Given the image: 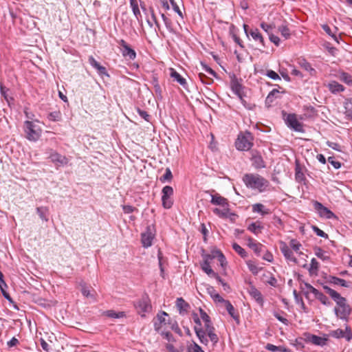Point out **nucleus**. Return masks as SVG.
<instances>
[{"label":"nucleus","mask_w":352,"mask_h":352,"mask_svg":"<svg viewBox=\"0 0 352 352\" xmlns=\"http://www.w3.org/2000/svg\"><path fill=\"white\" fill-rule=\"evenodd\" d=\"M232 248L236 252H237L242 258H245L247 256L246 251L242 248L239 244L234 243L232 244Z\"/></svg>","instance_id":"obj_40"},{"label":"nucleus","mask_w":352,"mask_h":352,"mask_svg":"<svg viewBox=\"0 0 352 352\" xmlns=\"http://www.w3.org/2000/svg\"><path fill=\"white\" fill-rule=\"evenodd\" d=\"M173 178V175L170 168H167L165 170V173L160 177L162 182H170Z\"/></svg>","instance_id":"obj_42"},{"label":"nucleus","mask_w":352,"mask_h":352,"mask_svg":"<svg viewBox=\"0 0 352 352\" xmlns=\"http://www.w3.org/2000/svg\"><path fill=\"white\" fill-rule=\"evenodd\" d=\"M298 63L299 65H300V67L302 68H303L306 71H314V69L311 67V65L309 63H308L306 60L305 59H300L298 61Z\"/></svg>","instance_id":"obj_46"},{"label":"nucleus","mask_w":352,"mask_h":352,"mask_svg":"<svg viewBox=\"0 0 352 352\" xmlns=\"http://www.w3.org/2000/svg\"><path fill=\"white\" fill-rule=\"evenodd\" d=\"M327 87L329 91L333 93H338L343 91L344 90V87L340 83L336 81H331L327 85Z\"/></svg>","instance_id":"obj_23"},{"label":"nucleus","mask_w":352,"mask_h":352,"mask_svg":"<svg viewBox=\"0 0 352 352\" xmlns=\"http://www.w3.org/2000/svg\"><path fill=\"white\" fill-rule=\"evenodd\" d=\"M166 348L168 350V352H180V351L175 348L173 344H166Z\"/></svg>","instance_id":"obj_64"},{"label":"nucleus","mask_w":352,"mask_h":352,"mask_svg":"<svg viewBox=\"0 0 352 352\" xmlns=\"http://www.w3.org/2000/svg\"><path fill=\"white\" fill-rule=\"evenodd\" d=\"M267 76L273 80H280L278 74L273 70H268L267 72Z\"/></svg>","instance_id":"obj_59"},{"label":"nucleus","mask_w":352,"mask_h":352,"mask_svg":"<svg viewBox=\"0 0 352 352\" xmlns=\"http://www.w3.org/2000/svg\"><path fill=\"white\" fill-rule=\"evenodd\" d=\"M38 123V120L25 121L24 123L26 138L30 141L36 142L41 137L42 130Z\"/></svg>","instance_id":"obj_3"},{"label":"nucleus","mask_w":352,"mask_h":352,"mask_svg":"<svg viewBox=\"0 0 352 352\" xmlns=\"http://www.w3.org/2000/svg\"><path fill=\"white\" fill-rule=\"evenodd\" d=\"M81 289L80 291L84 296L86 298H94V295L92 294L89 289V287L86 285L85 283H82L80 285Z\"/></svg>","instance_id":"obj_37"},{"label":"nucleus","mask_w":352,"mask_h":352,"mask_svg":"<svg viewBox=\"0 0 352 352\" xmlns=\"http://www.w3.org/2000/svg\"><path fill=\"white\" fill-rule=\"evenodd\" d=\"M251 160L252 162V166L256 169L265 167V164L262 156L256 151H252Z\"/></svg>","instance_id":"obj_16"},{"label":"nucleus","mask_w":352,"mask_h":352,"mask_svg":"<svg viewBox=\"0 0 352 352\" xmlns=\"http://www.w3.org/2000/svg\"><path fill=\"white\" fill-rule=\"evenodd\" d=\"M130 1L133 14L135 15L136 17H138V15L140 14V11L139 10L138 3L135 0H131Z\"/></svg>","instance_id":"obj_56"},{"label":"nucleus","mask_w":352,"mask_h":352,"mask_svg":"<svg viewBox=\"0 0 352 352\" xmlns=\"http://www.w3.org/2000/svg\"><path fill=\"white\" fill-rule=\"evenodd\" d=\"M170 76L182 86L185 87L186 85V79L173 68L170 69Z\"/></svg>","instance_id":"obj_22"},{"label":"nucleus","mask_w":352,"mask_h":352,"mask_svg":"<svg viewBox=\"0 0 352 352\" xmlns=\"http://www.w3.org/2000/svg\"><path fill=\"white\" fill-rule=\"evenodd\" d=\"M201 270L209 276L215 277L217 275V274L212 270L210 265V263L207 261H204L201 263Z\"/></svg>","instance_id":"obj_28"},{"label":"nucleus","mask_w":352,"mask_h":352,"mask_svg":"<svg viewBox=\"0 0 352 352\" xmlns=\"http://www.w3.org/2000/svg\"><path fill=\"white\" fill-rule=\"evenodd\" d=\"M310 341L316 345L324 346L326 344L327 339L318 336H312L310 338Z\"/></svg>","instance_id":"obj_36"},{"label":"nucleus","mask_w":352,"mask_h":352,"mask_svg":"<svg viewBox=\"0 0 352 352\" xmlns=\"http://www.w3.org/2000/svg\"><path fill=\"white\" fill-rule=\"evenodd\" d=\"M314 208L321 217L331 219L335 217L333 212L317 201H314Z\"/></svg>","instance_id":"obj_11"},{"label":"nucleus","mask_w":352,"mask_h":352,"mask_svg":"<svg viewBox=\"0 0 352 352\" xmlns=\"http://www.w3.org/2000/svg\"><path fill=\"white\" fill-rule=\"evenodd\" d=\"M252 140L253 138L250 133H240L235 142L236 148L239 151H248L253 145Z\"/></svg>","instance_id":"obj_5"},{"label":"nucleus","mask_w":352,"mask_h":352,"mask_svg":"<svg viewBox=\"0 0 352 352\" xmlns=\"http://www.w3.org/2000/svg\"><path fill=\"white\" fill-rule=\"evenodd\" d=\"M285 121L287 126L294 131L300 133L304 132L303 124L298 120L297 116L295 113L287 114Z\"/></svg>","instance_id":"obj_7"},{"label":"nucleus","mask_w":352,"mask_h":352,"mask_svg":"<svg viewBox=\"0 0 352 352\" xmlns=\"http://www.w3.org/2000/svg\"><path fill=\"white\" fill-rule=\"evenodd\" d=\"M248 229L254 234H258L261 232L263 226L258 222H254L249 225Z\"/></svg>","instance_id":"obj_30"},{"label":"nucleus","mask_w":352,"mask_h":352,"mask_svg":"<svg viewBox=\"0 0 352 352\" xmlns=\"http://www.w3.org/2000/svg\"><path fill=\"white\" fill-rule=\"evenodd\" d=\"M340 79L347 85H352V76L346 72H342Z\"/></svg>","instance_id":"obj_41"},{"label":"nucleus","mask_w":352,"mask_h":352,"mask_svg":"<svg viewBox=\"0 0 352 352\" xmlns=\"http://www.w3.org/2000/svg\"><path fill=\"white\" fill-rule=\"evenodd\" d=\"M323 289L338 306V308L335 307V313L336 316L340 317L341 319H346L351 314V308L346 303V298L341 296L339 293L327 285H324Z\"/></svg>","instance_id":"obj_1"},{"label":"nucleus","mask_w":352,"mask_h":352,"mask_svg":"<svg viewBox=\"0 0 352 352\" xmlns=\"http://www.w3.org/2000/svg\"><path fill=\"white\" fill-rule=\"evenodd\" d=\"M36 212L39 217L44 221H48V209L46 207H38L36 208Z\"/></svg>","instance_id":"obj_34"},{"label":"nucleus","mask_w":352,"mask_h":352,"mask_svg":"<svg viewBox=\"0 0 352 352\" xmlns=\"http://www.w3.org/2000/svg\"><path fill=\"white\" fill-rule=\"evenodd\" d=\"M301 247V243L296 239L290 240L289 248H291L294 252H296V254H302V252H300Z\"/></svg>","instance_id":"obj_33"},{"label":"nucleus","mask_w":352,"mask_h":352,"mask_svg":"<svg viewBox=\"0 0 352 352\" xmlns=\"http://www.w3.org/2000/svg\"><path fill=\"white\" fill-rule=\"evenodd\" d=\"M47 118L50 121H59L60 120V113L59 111L51 112Z\"/></svg>","instance_id":"obj_50"},{"label":"nucleus","mask_w":352,"mask_h":352,"mask_svg":"<svg viewBox=\"0 0 352 352\" xmlns=\"http://www.w3.org/2000/svg\"><path fill=\"white\" fill-rule=\"evenodd\" d=\"M199 313L201 318L205 323L204 330L213 327L210 316L201 308H199Z\"/></svg>","instance_id":"obj_25"},{"label":"nucleus","mask_w":352,"mask_h":352,"mask_svg":"<svg viewBox=\"0 0 352 352\" xmlns=\"http://www.w3.org/2000/svg\"><path fill=\"white\" fill-rule=\"evenodd\" d=\"M231 88L232 91L239 98L241 103L243 106L249 109H251L252 107L248 105L246 101L243 98L242 94V85L237 81V80H233L231 82Z\"/></svg>","instance_id":"obj_12"},{"label":"nucleus","mask_w":352,"mask_h":352,"mask_svg":"<svg viewBox=\"0 0 352 352\" xmlns=\"http://www.w3.org/2000/svg\"><path fill=\"white\" fill-rule=\"evenodd\" d=\"M161 334L164 336V338L168 341V342H174L175 341V339L173 336V335L167 331V332H165V331H162L161 332Z\"/></svg>","instance_id":"obj_63"},{"label":"nucleus","mask_w":352,"mask_h":352,"mask_svg":"<svg viewBox=\"0 0 352 352\" xmlns=\"http://www.w3.org/2000/svg\"><path fill=\"white\" fill-rule=\"evenodd\" d=\"M188 352H204L201 347L199 346L196 342L191 344L188 348Z\"/></svg>","instance_id":"obj_48"},{"label":"nucleus","mask_w":352,"mask_h":352,"mask_svg":"<svg viewBox=\"0 0 352 352\" xmlns=\"http://www.w3.org/2000/svg\"><path fill=\"white\" fill-rule=\"evenodd\" d=\"M155 230L153 225H149L146 227V231L142 234V243L144 248H148L152 245L153 240L155 238Z\"/></svg>","instance_id":"obj_8"},{"label":"nucleus","mask_w":352,"mask_h":352,"mask_svg":"<svg viewBox=\"0 0 352 352\" xmlns=\"http://www.w3.org/2000/svg\"><path fill=\"white\" fill-rule=\"evenodd\" d=\"M243 28H244V30L248 36L250 34L255 41L259 42V43H261L262 46L265 45H264V39L258 29H252L248 32L247 30L248 25H244Z\"/></svg>","instance_id":"obj_18"},{"label":"nucleus","mask_w":352,"mask_h":352,"mask_svg":"<svg viewBox=\"0 0 352 352\" xmlns=\"http://www.w3.org/2000/svg\"><path fill=\"white\" fill-rule=\"evenodd\" d=\"M211 204L216 206H221L222 207H228V200L219 195V194L211 195Z\"/></svg>","instance_id":"obj_19"},{"label":"nucleus","mask_w":352,"mask_h":352,"mask_svg":"<svg viewBox=\"0 0 352 352\" xmlns=\"http://www.w3.org/2000/svg\"><path fill=\"white\" fill-rule=\"evenodd\" d=\"M134 306L138 313L142 316H144V314L150 312L152 309L148 296H143L142 298L135 302Z\"/></svg>","instance_id":"obj_6"},{"label":"nucleus","mask_w":352,"mask_h":352,"mask_svg":"<svg viewBox=\"0 0 352 352\" xmlns=\"http://www.w3.org/2000/svg\"><path fill=\"white\" fill-rule=\"evenodd\" d=\"M96 69H97L98 71V73L100 74V75H106V76H109L108 74L107 73V69L104 67L100 65L99 64V63H98L94 67Z\"/></svg>","instance_id":"obj_57"},{"label":"nucleus","mask_w":352,"mask_h":352,"mask_svg":"<svg viewBox=\"0 0 352 352\" xmlns=\"http://www.w3.org/2000/svg\"><path fill=\"white\" fill-rule=\"evenodd\" d=\"M266 349L270 351H279L282 352H286V349L285 348L276 346L272 344H267L265 346Z\"/></svg>","instance_id":"obj_55"},{"label":"nucleus","mask_w":352,"mask_h":352,"mask_svg":"<svg viewBox=\"0 0 352 352\" xmlns=\"http://www.w3.org/2000/svg\"><path fill=\"white\" fill-rule=\"evenodd\" d=\"M279 32L281 33V35L285 37V39H287L290 36V31L289 28L285 25H280L278 28Z\"/></svg>","instance_id":"obj_44"},{"label":"nucleus","mask_w":352,"mask_h":352,"mask_svg":"<svg viewBox=\"0 0 352 352\" xmlns=\"http://www.w3.org/2000/svg\"><path fill=\"white\" fill-rule=\"evenodd\" d=\"M301 289L307 298H308V295L310 293H312L314 294V292L313 290H317L316 288H314L310 284L307 283H305L304 284V286L301 287Z\"/></svg>","instance_id":"obj_39"},{"label":"nucleus","mask_w":352,"mask_h":352,"mask_svg":"<svg viewBox=\"0 0 352 352\" xmlns=\"http://www.w3.org/2000/svg\"><path fill=\"white\" fill-rule=\"evenodd\" d=\"M176 306L180 314H184L188 311L190 305L182 298H178L176 301Z\"/></svg>","instance_id":"obj_20"},{"label":"nucleus","mask_w":352,"mask_h":352,"mask_svg":"<svg viewBox=\"0 0 352 352\" xmlns=\"http://www.w3.org/2000/svg\"><path fill=\"white\" fill-rule=\"evenodd\" d=\"M137 111L138 113V114L143 118L146 121H149V118H150V116L148 115V113L144 111V110H141L140 109H137Z\"/></svg>","instance_id":"obj_61"},{"label":"nucleus","mask_w":352,"mask_h":352,"mask_svg":"<svg viewBox=\"0 0 352 352\" xmlns=\"http://www.w3.org/2000/svg\"><path fill=\"white\" fill-rule=\"evenodd\" d=\"M329 335L331 337L336 338H345L347 341H349L352 338V333L348 327H346L345 329H338L330 331Z\"/></svg>","instance_id":"obj_14"},{"label":"nucleus","mask_w":352,"mask_h":352,"mask_svg":"<svg viewBox=\"0 0 352 352\" xmlns=\"http://www.w3.org/2000/svg\"><path fill=\"white\" fill-rule=\"evenodd\" d=\"M280 244V251L283 253L285 258L289 261L296 263L297 259L294 256V253H293L292 250L290 249L289 246L287 245V243L283 241H281Z\"/></svg>","instance_id":"obj_15"},{"label":"nucleus","mask_w":352,"mask_h":352,"mask_svg":"<svg viewBox=\"0 0 352 352\" xmlns=\"http://www.w3.org/2000/svg\"><path fill=\"white\" fill-rule=\"evenodd\" d=\"M223 304H224L228 314L230 315V316L232 317L234 320L238 321L239 320V314L235 311V309L234 308L232 305L230 303V302L226 300V301L223 302Z\"/></svg>","instance_id":"obj_26"},{"label":"nucleus","mask_w":352,"mask_h":352,"mask_svg":"<svg viewBox=\"0 0 352 352\" xmlns=\"http://www.w3.org/2000/svg\"><path fill=\"white\" fill-rule=\"evenodd\" d=\"M162 206L164 208H170L173 206V201L172 196L173 195V188L170 186H166L162 190Z\"/></svg>","instance_id":"obj_9"},{"label":"nucleus","mask_w":352,"mask_h":352,"mask_svg":"<svg viewBox=\"0 0 352 352\" xmlns=\"http://www.w3.org/2000/svg\"><path fill=\"white\" fill-rule=\"evenodd\" d=\"M214 278L218 280V282L219 283L221 284V285L223 286V289L225 291H227V292L229 291V289H230L229 285L226 283H225L223 281V280L218 274Z\"/></svg>","instance_id":"obj_60"},{"label":"nucleus","mask_w":352,"mask_h":352,"mask_svg":"<svg viewBox=\"0 0 352 352\" xmlns=\"http://www.w3.org/2000/svg\"><path fill=\"white\" fill-rule=\"evenodd\" d=\"M248 266L250 271L254 274H257L258 272L262 270V267H260L252 263H248Z\"/></svg>","instance_id":"obj_51"},{"label":"nucleus","mask_w":352,"mask_h":352,"mask_svg":"<svg viewBox=\"0 0 352 352\" xmlns=\"http://www.w3.org/2000/svg\"><path fill=\"white\" fill-rule=\"evenodd\" d=\"M279 94H280V91L278 89H272L269 93V94L267 95V96L265 99L266 104L270 105L274 102V98L278 97Z\"/></svg>","instance_id":"obj_29"},{"label":"nucleus","mask_w":352,"mask_h":352,"mask_svg":"<svg viewBox=\"0 0 352 352\" xmlns=\"http://www.w3.org/2000/svg\"><path fill=\"white\" fill-rule=\"evenodd\" d=\"M168 314L165 311H162L160 314H158L157 315V321L154 322V327L155 331H160L163 325H166V324H168V320L166 319V316H167Z\"/></svg>","instance_id":"obj_17"},{"label":"nucleus","mask_w":352,"mask_h":352,"mask_svg":"<svg viewBox=\"0 0 352 352\" xmlns=\"http://www.w3.org/2000/svg\"><path fill=\"white\" fill-rule=\"evenodd\" d=\"M329 283H333L334 285H340L344 287H349V285L345 280L336 277V276H330L329 277Z\"/></svg>","instance_id":"obj_32"},{"label":"nucleus","mask_w":352,"mask_h":352,"mask_svg":"<svg viewBox=\"0 0 352 352\" xmlns=\"http://www.w3.org/2000/svg\"><path fill=\"white\" fill-rule=\"evenodd\" d=\"M107 316L113 318H122L124 316V312H116L110 310L107 311Z\"/></svg>","instance_id":"obj_49"},{"label":"nucleus","mask_w":352,"mask_h":352,"mask_svg":"<svg viewBox=\"0 0 352 352\" xmlns=\"http://www.w3.org/2000/svg\"><path fill=\"white\" fill-rule=\"evenodd\" d=\"M118 43L120 47L122 56L129 60H134L136 57L135 52L126 43V42L120 39L118 41Z\"/></svg>","instance_id":"obj_10"},{"label":"nucleus","mask_w":352,"mask_h":352,"mask_svg":"<svg viewBox=\"0 0 352 352\" xmlns=\"http://www.w3.org/2000/svg\"><path fill=\"white\" fill-rule=\"evenodd\" d=\"M319 268V263L317 261V260L314 258H313L311 261L310 263V268L309 272L310 273H314L318 271Z\"/></svg>","instance_id":"obj_47"},{"label":"nucleus","mask_w":352,"mask_h":352,"mask_svg":"<svg viewBox=\"0 0 352 352\" xmlns=\"http://www.w3.org/2000/svg\"><path fill=\"white\" fill-rule=\"evenodd\" d=\"M211 289L212 291H209V293L214 301H217L222 303H223L226 301V300L223 299L219 294L215 292L213 288H212Z\"/></svg>","instance_id":"obj_45"},{"label":"nucleus","mask_w":352,"mask_h":352,"mask_svg":"<svg viewBox=\"0 0 352 352\" xmlns=\"http://www.w3.org/2000/svg\"><path fill=\"white\" fill-rule=\"evenodd\" d=\"M315 254L320 258L323 261L329 259V256L326 255V252L323 251L321 248H318L316 250Z\"/></svg>","instance_id":"obj_53"},{"label":"nucleus","mask_w":352,"mask_h":352,"mask_svg":"<svg viewBox=\"0 0 352 352\" xmlns=\"http://www.w3.org/2000/svg\"><path fill=\"white\" fill-rule=\"evenodd\" d=\"M51 151L52 153H50L49 158L56 166H63L68 164L69 160L65 156L62 155L56 151H52V150H51Z\"/></svg>","instance_id":"obj_13"},{"label":"nucleus","mask_w":352,"mask_h":352,"mask_svg":"<svg viewBox=\"0 0 352 352\" xmlns=\"http://www.w3.org/2000/svg\"><path fill=\"white\" fill-rule=\"evenodd\" d=\"M168 324L170 325V328L176 333L182 335V331L179 329L177 322L175 320L173 321L171 320H168Z\"/></svg>","instance_id":"obj_43"},{"label":"nucleus","mask_w":352,"mask_h":352,"mask_svg":"<svg viewBox=\"0 0 352 352\" xmlns=\"http://www.w3.org/2000/svg\"><path fill=\"white\" fill-rule=\"evenodd\" d=\"M252 211L254 212L260 213L261 215H265L270 213V210L265 208L262 204H255L252 205Z\"/></svg>","instance_id":"obj_21"},{"label":"nucleus","mask_w":352,"mask_h":352,"mask_svg":"<svg viewBox=\"0 0 352 352\" xmlns=\"http://www.w3.org/2000/svg\"><path fill=\"white\" fill-rule=\"evenodd\" d=\"M245 186L251 189L262 192L269 187L270 182L265 178L256 173H246L243 177Z\"/></svg>","instance_id":"obj_2"},{"label":"nucleus","mask_w":352,"mask_h":352,"mask_svg":"<svg viewBox=\"0 0 352 352\" xmlns=\"http://www.w3.org/2000/svg\"><path fill=\"white\" fill-rule=\"evenodd\" d=\"M323 30L327 33L328 34L329 36H331L335 41H336L337 42H338V37L336 35L335 33H333L331 28L329 27V25H322V26Z\"/></svg>","instance_id":"obj_52"},{"label":"nucleus","mask_w":352,"mask_h":352,"mask_svg":"<svg viewBox=\"0 0 352 352\" xmlns=\"http://www.w3.org/2000/svg\"><path fill=\"white\" fill-rule=\"evenodd\" d=\"M312 230L314 232L319 236L328 239V234H326L324 232H323L322 230H320L319 228H318L316 226H312Z\"/></svg>","instance_id":"obj_54"},{"label":"nucleus","mask_w":352,"mask_h":352,"mask_svg":"<svg viewBox=\"0 0 352 352\" xmlns=\"http://www.w3.org/2000/svg\"><path fill=\"white\" fill-rule=\"evenodd\" d=\"M328 162L336 169L341 167V163L338 161H335L332 157H328Z\"/></svg>","instance_id":"obj_62"},{"label":"nucleus","mask_w":352,"mask_h":352,"mask_svg":"<svg viewBox=\"0 0 352 352\" xmlns=\"http://www.w3.org/2000/svg\"><path fill=\"white\" fill-rule=\"evenodd\" d=\"M249 294L257 302L261 303L263 302L262 295L261 292L254 287H252L249 290Z\"/></svg>","instance_id":"obj_31"},{"label":"nucleus","mask_w":352,"mask_h":352,"mask_svg":"<svg viewBox=\"0 0 352 352\" xmlns=\"http://www.w3.org/2000/svg\"><path fill=\"white\" fill-rule=\"evenodd\" d=\"M261 28L266 32L269 35L272 34L271 30L272 29V25L265 23L264 22L261 23Z\"/></svg>","instance_id":"obj_58"},{"label":"nucleus","mask_w":352,"mask_h":352,"mask_svg":"<svg viewBox=\"0 0 352 352\" xmlns=\"http://www.w3.org/2000/svg\"><path fill=\"white\" fill-rule=\"evenodd\" d=\"M314 292L315 297L319 300L323 305H329L331 304L329 298L318 290H313Z\"/></svg>","instance_id":"obj_27"},{"label":"nucleus","mask_w":352,"mask_h":352,"mask_svg":"<svg viewBox=\"0 0 352 352\" xmlns=\"http://www.w3.org/2000/svg\"><path fill=\"white\" fill-rule=\"evenodd\" d=\"M223 208H224L223 210L216 208L213 210V212L221 218L228 217L229 214V209L228 207Z\"/></svg>","instance_id":"obj_38"},{"label":"nucleus","mask_w":352,"mask_h":352,"mask_svg":"<svg viewBox=\"0 0 352 352\" xmlns=\"http://www.w3.org/2000/svg\"><path fill=\"white\" fill-rule=\"evenodd\" d=\"M162 18L168 30L172 34H176V31L173 28L171 20L166 17L164 14H162Z\"/></svg>","instance_id":"obj_35"},{"label":"nucleus","mask_w":352,"mask_h":352,"mask_svg":"<svg viewBox=\"0 0 352 352\" xmlns=\"http://www.w3.org/2000/svg\"><path fill=\"white\" fill-rule=\"evenodd\" d=\"M248 246L254 250V252L257 254V255H259L261 252L263 251V248H264V246L259 243H256L251 238H249L248 239Z\"/></svg>","instance_id":"obj_24"},{"label":"nucleus","mask_w":352,"mask_h":352,"mask_svg":"<svg viewBox=\"0 0 352 352\" xmlns=\"http://www.w3.org/2000/svg\"><path fill=\"white\" fill-rule=\"evenodd\" d=\"M194 329L201 343L206 345L208 344V339L206 335L209 337L210 340L213 342V344L218 342L219 338L217 335L214 332V327L208 329L204 330L201 327L195 326Z\"/></svg>","instance_id":"obj_4"}]
</instances>
